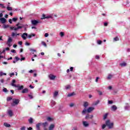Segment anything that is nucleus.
<instances>
[{
    "mask_svg": "<svg viewBox=\"0 0 130 130\" xmlns=\"http://www.w3.org/2000/svg\"><path fill=\"white\" fill-rule=\"evenodd\" d=\"M16 26L17 27H15L14 28V31H18L19 29H22V28H24L25 27V25L21 24V23H18L17 24H16Z\"/></svg>",
    "mask_w": 130,
    "mask_h": 130,
    "instance_id": "nucleus-1",
    "label": "nucleus"
},
{
    "mask_svg": "<svg viewBox=\"0 0 130 130\" xmlns=\"http://www.w3.org/2000/svg\"><path fill=\"white\" fill-rule=\"evenodd\" d=\"M113 122H111L110 120H107L106 121V125L109 127V128H112L113 127Z\"/></svg>",
    "mask_w": 130,
    "mask_h": 130,
    "instance_id": "nucleus-2",
    "label": "nucleus"
},
{
    "mask_svg": "<svg viewBox=\"0 0 130 130\" xmlns=\"http://www.w3.org/2000/svg\"><path fill=\"white\" fill-rule=\"evenodd\" d=\"M19 102H20V100L16 99H13V103H11V106L13 107L16 106V105H18V104H19Z\"/></svg>",
    "mask_w": 130,
    "mask_h": 130,
    "instance_id": "nucleus-3",
    "label": "nucleus"
},
{
    "mask_svg": "<svg viewBox=\"0 0 130 130\" xmlns=\"http://www.w3.org/2000/svg\"><path fill=\"white\" fill-rule=\"evenodd\" d=\"M12 42H13V39H12V38H9L6 44L9 47H11L12 46V45H11V43H12Z\"/></svg>",
    "mask_w": 130,
    "mask_h": 130,
    "instance_id": "nucleus-4",
    "label": "nucleus"
},
{
    "mask_svg": "<svg viewBox=\"0 0 130 130\" xmlns=\"http://www.w3.org/2000/svg\"><path fill=\"white\" fill-rule=\"evenodd\" d=\"M21 37L22 38V39H23V40H26V39H27V37H28V34H27L26 32L23 33L21 35Z\"/></svg>",
    "mask_w": 130,
    "mask_h": 130,
    "instance_id": "nucleus-5",
    "label": "nucleus"
},
{
    "mask_svg": "<svg viewBox=\"0 0 130 130\" xmlns=\"http://www.w3.org/2000/svg\"><path fill=\"white\" fill-rule=\"evenodd\" d=\"M31 22L32 25H34V26L37 25L39 23H40V22H39V21L35 20H31Z\"/></svg>",
    "mask_w": 130,
    "mask_h": 130,
    "instance_id": "nucleus-6",
    "label": "nucleus"
},
{
    "mask_svg": "<svg viewBox=\"0 0 130 130\" xmlns=\"http://www.w3.org/2000/svg\"><path fill=\"white\" fill-rule=\"evenodd\" d=\"M93 115H89V114H87L86 117H85V119H92V118H93Z\"/></svg>",
    "mask_w": 130,
    "mask_h": 130,
    "instance_id": "nucleus-7",
    "label": "nucleus"
},
{
    "mask_svg": "<svg viewBox=\"0 0 130 130\" xmlns=\"http://www.w3.org/2000/svg\"><path fill=\"white\" fill-rule=\"evenodd\" d=\"M94 109H95V108L93 107H89L87 109V112H88V113H90V112H92V111H93Z\"/></svg>",
    "mask_w": 130,
    "mask_h": 130,
    "instance_id": "nucleus-8",
    "label": "nucleus"
},
{
    "mask_svg": "<svg viewBox=\"0 0 130 130\" xmlns=\"http://www.w3.org/2000/svg\"><path fill=\"white\" fill-rule=\"evenodd\" d=\"M49 78L50 80H54V79H55V78H56V76H55L52 74H50V75H49Z\"/></svg>",
    "mask_w": 130,
    "mask_h": 130,
    "instance_id": "nucleus-9",
    "label": "nucleus"
},
{
    "mask_svg": "<svg viewBox=\"0 0 130 130\" xmlns=\"http://www.w3.org/2000/svg\"><path fill=\"white\" fill-rule=\"evenodd\" d=\"M117 109V107L115 105H113L111 107V110L112 111H116V110Z\"/></svg>",
    "mask_w": 130,
    "mask_h": 130,
    "instance_id": "nucleus-10",
    "label": "nucleus"
},
{
    "mask_svg": "<svg viewBox=\"0 0 130 130\" xmlns=\"http://www.w3.org/2000/svg\"><path fill=\"white\" fill-rule=\"evenodd\" d=\"M55 127V125L54 124H51L49 127V130H53V128Z\"/></svg>",
    "mask_w": 130,
    "mask_h": 130,
    "instance_id": "nucleus-11",
    "label": "nucleus"
},
{
    "mask_svg": "<svg viewBox=\"0 0 130 130\" xmlns=\"http://www.w3.org/2000/svg\"><path fill=\"white\" fill-rule=\"evenodd\" d=\"M42 125V123H38L36 124L37 130H40V126Z\"/></svg>",
    "mask_w": 130,
    "mask_h": 130,
    "instance_id": "nucleus-12",
    "label": "nucleus"
},
{
    "mask_svg": "<svg viewBox=\"0 0 130 130\" xmlns=\"http://www.w3.org/2000/svg\"><path fill=\"white\" fill-rule=\"evenodd\" d=\"M0 21L2 24H5V23L7 22V19H6L5 18H0Z\"/></svg>",
    "mask_w": 130,
    "mask_h": 130,
    "instance_id": "nucleus-13",
    "label": "nucleus"
},
{
    "mask_svg": "<svg viewBox=\"0 0 130 130\" xmlns=\"http://www.w3.org/2000/svg\"><path fill=\"white\" fill-rule=\"evenodd\" d=\"M42 125L43 126V127H44V129H46L45 127L48 125V123H47V122L42 123Z\"/></svg>",
    "mask_w": 130,
    "mask_h": 130,
    "instance_id": "nucleus-14",
    "label": "nucleus"
},
{
    "mask_svg": "<svg viewBox=\"0 0 130 130\" xmlns=\"http://www.w3.org/2000/svg\"><path fill=\"white\" fill-rule=\"evenodd\" d=\"M8 114H9V115L12 117V116H13V111L11 110H9L8 111Z\"/></svg>",
    "mask_w": 130,
    "mask_h": 130,
    "instance_id": "nucleus-15",
    "label": "nucleus"
},
{
    "mask_svg": "<svg viewBox=\"0 0 130 130\" xmlns=\"http://www.w3.org/2000/svg\"><path fill=\"white\" fill-rule=\"evenodd\" d=\"M57 95H58V91L56 90L53 93L54 98H55L57 96Z\"/></svg>",
    "mask_w": 130,
    "mask_h": 130,
    "instance_id": "nucleus-16",
    "label": "nucleus"
},
{
    "mask_svg": "<svg viewBox=\"0 0 130 130\" xmlns=\"http://www.w3.org/2000/svg\"><path fill=\"white\" fill-rule=\"evenodd\" d=\"M28 88H25L23 89V90L22 91V93L23 94H24L25 93H28Z\"/></svg>",
    "mask_w": 130,
    "mask_h": 130,
    "instance_id": "nucleus-17",
    "label": "nucleus"
},
{
    "mask_svg": "<svg viewBox=\"0 0 130 130\" xmlns=\"http://www.w3.org/2000/svg\"><path fill=\"white\" fill-rule=\"evenodd\" d=\"M83 124L85 127L89 126V123H88V122L87 121H83Z\"/></svg>",
    "mask_w": 130,
    "mask_h": 130,
    "instance_id": "nucleus-18",
    "label": "nucleus"
},
{
    "mask_svg": "<svg viewBox=\"0 0 130 130\" xmlns=\"http://www.w3.org/2000/svg\"><path fill=\"white\" fill-rule=\"evenodd\" d=\"M83 106L85 108H86V107H88V106H89V103H88L87 102H85L84 103Z\"/></svg>",
    "mask_w": 130,
    "mask_h": 130,
    "instance_id": "nucleus-19",
    "label": "nucleus"
},
{
    "mask_svg": "<svg viewBox=\"0 0 130 130\" xmlns=\"http://www.w3.org/2000/svg\"><path fill=\"white\" fill-rule=\"evenodd\" d=\"M74 95H76L75 92H72L71 93H69L68 94V97H72V96H74Z\"/></svg>",
    "mask_w": 130,
    "mask_h": 130,
    "instance_id": "nucleus-20",
    "label": "nucleus"
},
{
    "mask_svg": "<svg viewBox=\"0 0 130 130\" xmlns=\"http://www.w3.org/2000/svg\"><path fill=\"white\" fill-rule=\"evenodd\" d=\"M4 125L6 127H10V126H11V125L10 124L8 123H5Z\"/></svg>",
    "mask_w": 130,
    "mask_h": 130,
    "instance_id": "nucleus-21",
    "label": "nucleus"
},
{
    "mask_svg": "<svg viewBox=\"0 0 130 130\" xmlns=\"http://www.w3.org/2000/svg\"><path fill=\"white\" fill-rule=\"evenodd\" d=\"M112 77H113V75L109 74L107 77V79L110 80V79H111L112 78Z\"/></svg>",
    "mask_w": 130,
    "mask_h": 130,
    "instance_id": "nucleus-22",
    "label": "nucleus"
},
{
    "mask_svg": "<svg viewBox=\"0 0 130 130\" xmlns=\"http://www.w3.org/2000/svg\"><path fill=\"white\" fill-rule=\"evenodd\" d=\"M17 88H18V90H22V89H23L24 86L23 85L21 86H18V87H17Z\"/></svg>",
    "mask_w": 130,
    "mask_h": 130,
    "instance_id": "nucleus-23",
    "label": "nucleus"
},
{
    "mask_svg": "<svg viewBox=\"0 0 130 130\" xmlns=\"http://www.w3.org/2000/svg\"><path fill=\"white\" fill-rule=\"evenodd\" d=\"M120 66L121 67H125V66H126V63H125V62L121 63L120 64Z\"/></svg>",
    "mask_w": 130,
    "mask_h": 130,
    "instance_id": "nucleus-24",
    "label": "nucleus"
},
{
    "mask_svg": "<svg viewBox=\"0 0 130 130\" xmlns=\"http://www.w3.org/2000/svg\"><path fill=\"white\" fill-rule=\"evenodd\" d=\"M107 116H108V113H106L104 115V118L103 119L104 120L106 119L107 118Z\"/></svg>",
    "mask_w": 130,
    "mask_h": 130,
    "instance_id": "nucleus-25",
    "label": "nucleus"
},
{
    "mask_svg": "<svg viewBox=\"0 0 130 130\" xmlns=\"http://www.w3.org/2000/svg\"><path fill=\"white\" fill-rule=\"evenodd\" d=\"M28 121L29 123H33V119L32 118H30L28 119Z\"/></svg>",
    "mask_w": 130,
    "mask_h": 130,
    "instance_id": "nucleus-26",
    "label": "nucleus"
},
{
    "mask_svg": "<svg viewBox=\"0 0 130 130\" xmlns=\"http://www.w3.org/2000/svg\"><path fill=\"white\" fill-rule=\"evenodd\" d=\"M11 86H13V87H15V88H17L18 87H19V85H16L14 84L13 82H12L11 83Z\"/></svg>",
    "mask_w": 130,
    "mask_h": 130,
    "instance_id": "nucleus-27",
    "label": "nucleus"
},
{
    "mask_svg": "<svg viewBox=\"0 0 130 130\" xmlns=\"http://www.w3.org/2000/svg\"><path fill=\"white\" fill-rule=\"evenodd\" d=\"M7 9L8 11H13V8L10 7L9 6L7 7Z\"/></svg>",
    "mask_w": 130,
    "mask_h": 130,
    "instance_id": "nucleus-28",
    "label": "nucleus"
},
{
    "mask_svg": "<svg viewBox=\"0 0 130 130\" xmlns=\"http://www.w3.org/2000/svg\"><path fill=\"white\" fill-rule=\"evenodd\" d=\"M6 76L7 74L6 73H3V72H0V76L2 77V76Z\"/></svg>",
    "mask_w": 130,
    "mask_h": 130,
    "instance_id": "nucleus-29",
    "label": "nucleus"
},
{
    "mask_svg": "<svg viewBox=\"0 0 130 130\" xmlns=\"http://www.w3.org/2000/svg\"><path fill=\"white\" fill-rule=\"evenodd\" d=\"M42 45H44L45 47H47V45H46V43L45 42L42 41Z\"/></svg>",
    "mask_w": 130,
    "mask_h": 130,
    "instance_id": "nucleus-30",
    "label": "nucleus"
},
{
    "mask_svg": "<svg viewBox=\"0 0 130 130\" xmlns=\"http://www.w3.org/2000/svg\"><path fill=\"white\" fill-rule=\"evenodd\" d=\"M60 36H61V37H63V36H64V33L62 31H61L60 32Z\"/></svg>",
    "mask_w": 130,
    "mask_h": 130,
    "instance_id": "nucleus-31",
    "label": "nucleus"
},
{
    "mask_svg": "<svg viewBox=\"0 0 130 130\" xmlns=\"http://www.w3.org/2000/svg\"><path fill=\"white\" fill-rule=\"evenodd\" d=\"M70 107H74L75 106V104L74 103H72L69 105Z\"/></svg>",
    "mask_w": 130,
    "mask_h": 130,
    "instance_id": "nucleus-32",
    "label": "nucleus"
},
{
    "mask_svg": "<svg viewBox=\"0 0 130 130\" xmlns=\"http://www.w3.org/2000/svg\"><path fill=\"white\" fill-rule=\"evenodd\" d=\"M30 51L33 52H36V50L32 48H29Z\"/></svg>",
    "mask_w": 130,
    "mask_h": 130,
    "instance_id": "nucleus-33",
    "label": "nucleus"
},
{
    "mask_svg": "<svg viewBox=\"0 0 130 130\" xmlns=\"http://www.w3.org/2000/svg\"><path fill=\"white\" fill-rule=\"evenodd\" d=\"M114 41H118V40H119V39L118 38V37H116L115 38H114Z\"/></svg>",
    "mask_w": 130,
    "mask_h": 130,
    "instance_id": "nucleus-34",
    "label": "nucleus"
},
{
    "mask_svg": "<svg viewBox=\"0 0 130 130\" xmlns=\"http://www.w3.org/2000/svg\"><path fill=\"white\" fill-rule=\"evenodd\" d=\"M47 120H48V121H51V120H52V118H51L50 117H49L47 118Z\"/></svg>",
    "mask_w": 130,
    "mask_h": 130,
    "instance_id": "nucleus-35",
    "label": "nucleus"
},
{
    "mask_svg": "<svg viewBox=\"0 0 130 130\" xmlns=\"http://www.w3.org/2000/svg\"><path fill=\"white\" fill-rule=\"evenodd\" d=\"M9 25H4L3 26V28L4 29H7V28H9Z\"/></svg>",
    "mask_w": 130,
    "mask_h": 130,
    "instance_id": "nucleus-36",
    "label": "nucleus"
},
{
    "mask_svg": "<svg viewBox=\"0 0 130 130\" xmlns=\"http://www.w3.org/2000/svg\"><path fill=\"white\" fill-rule=\"evenodd\" d=\"M12 21H13V22H17V21H18V18H13L12 19Z\"/></svg>",
    "mask_w": 130,
    "mask_h": 130,
    "instance_id": "nucleus-37",
    "label": "nucleus"
},
{
    "mask_svg": "<svg viewBox=\"0 0 130 130\" xmlns=\"http://www.w3.org/2000/svg\"><path fill=\"white\" fill-rule=\"evenodd\" d=\"M43 19H46V16L45 14H43L42 17L41 18L42 20H43Z\"/></svg>",
    "mask_w": 130,
    "mask_h": 130,
    "instance_id": "nucleus-38",
    "label": "nucleus"
},
{
    "mask_svg": "<svg viewBox=\"0 0 130 130\" xmlns=\"http://www.w3.org/2000/svg\"><path fill=\"white\" fill-rule=\"evenodd\" d=\"M87 111V110L86 109H84L83 111H82V114H85V113H86Z\"/></svg>",
    "mask_w": 130,
    "mask_h": 130,
    "instance_id": "nucleus-39",
    "label": "nucleus"
},
{
    "mask_svg": "<svg viewBox=\"0 0 130 130\" xmlns=\"http://www.w3.org/2000/svg\"><path fill=\"white\" fill-rule=\"evenodd\" d=\"M98 44L101 45L102 44V42L101 40H99L97 41Z\"/></svg>",
    "mask_w": 130,
    "mask_h": 130,
    "instance_id": "nucleus-40",
    "label": "nucleus"
},
{
    "mask_svg": "<svg viewBox=\"0 0 130 130\" xmlns=\"http://www.w3.org/2000/svg\"><path fill=\"white\" fill-rule=\"evenodd\" d=\"M105 127H106V124H103V125L102 126V129H104Z\"/></svg>",
    "mask_w": 130,
    "mask_h": 130,
    "instance_id": "nucleus-41",
    "label": "nucleus"
},
{
    "mask_svg": "<svg viewBox=\"0 0 130 130\" xmlns=\"http://www.w3.org/2000/svg\"><path fill=\"white\" fill-rule=\"evenodd\" d=\"M21 130H25L26 129V127L25 126H23L20 128Z\"/></svg>",
    "mask_w": 130,
    "mask_h": 130,
    "instance_id": "nucleus-42",
    "label": "nucleus"
},
{
    "mask_svg": "<svg viewBox=\"0 0 130 130\" xmlns=\"http://www.w3.org/2000/svg\"><path fill=\"white\" fill-rule=\"evenodd\" d=\"M98 92L99 95H102L103 94V93H102V91L98 90Z\"/></svg>",
    "mask_w": 130,
    "mask_h": 130,
    "instance_id": "nucleus-43",
    "label": "nucleus"
},
{
    "mask_svg": "<svg viewBox=\"0 0 130 130\" xmlns=\"http://www.w3.org/2000/svg\"><path fill=\"white\" fill-rule=\"evenodd\" d=\"M0 6H1V7H2V8H3V9H6V7H5V6H4V4H0Z\"/></svg>",
    "mask_w": 130,
    "mask_h": 130,
    "instance_id": "nucleus-44",
    "label": "nucleus"
},
{
    "mask_svg": "<svg viewBox=\"0 0 130 130\" xmlns=\"http://www.w3.org/2000/svg\"><path fill=\"white\" fill-rule=\"evenodd\" d=\"M51 104H52V105H53V106L55 105V101H52Z\"/></svg>",
    "mask_w": 130,
    "mask_h": 130,
    "instance_id": "nucleus-45",
    "label": "nucleus"
},
{
    "mask_svg": "<svg viewBox=\"0 0 130 130\" xmlns=\"http://www.w3.org/2000/svg\"><path fill=\"white\" fill-rule=\"evenodd\" d=\"M15 58L16 61H18V60H20V58L18 57V56H16L15 57Z\"/></svg>",
    "mask_w": 130,
    "mask_h": 130,
    "instance_id": "nucleus-46",
    "label": "nucleus"
},
{
    "mask_svg": "<svg viewBox=\"0 0 130 130\" xmlns=\"http://www.w3.org/2000/svg\"><path fill=\"white\" fill-rule=\"evenodd\" d=\"M66 88L67 90H68V89H71V86L70 85H67Z\"/></svg>",
    "mask_w": 130,
    "mask_h": 130,
    "instance_id": "nucleus-47",
    "label": "nucleus"
},
{
    "mask_svg": "<svg viewBox=\"0 0 130 130\" xmlns=\"http://www.w3.org/2000/svg\"><path fill=\"white\" fill-rule=\"evenodd\" d=\"M99 104V101H98L95 103H94L93 105H97Z\"/></svg>",
    "mask_w": 130,
    "mask_h": 130,
    "instance_id": "nucleus-48",
    "label": "nucleus"
},
{
    "mask_svg": "<svg viewBox=\"0 0 130 130\" xmlns=\"http://www.w3.org/2000/svg\"><path fill=\"white\" fill-rule=\"evenodd\" d=\"M7 101H11V100H12V98L11 97L7 98Z\"/></svg>",
    "mask_w": 130,
    "mask_h": 130,
    "instance_id": "nucleus-49",
    "label": "nucleus"
},
{
    "mask_svg": "<svg viewBox=\"0 0 130 130\" xmlns=\"http://www.w3.org/2000/svg\"><path fill=\"white\" fill-rule=\"evenodd\" d=\"M3 92H8V89L7 88H5L3 89Z\"/></svg>",
    "mask_w": 130,
    "mask_h": 130,
    "instance_id": "nucleus-50",
    "label": "nucleus"
},
{
    "mask_svg": "<svg viewBox=\"0 0 130 130\" xmlns=\"http://www.w3.org/2000/svg\"><path fill=\"white\" fill-rule=\"evenodd\" d=\"M11 52H13V53H16V50L12 49L11 50Z\"/></svg>",
    "mask_w": 130,
    "mask_h": 130,
    "instance_id": "nucleus-51",
    "label": "nucleus"
},
{
    "mask_svg": "<svg viewBox=\"0 0 130 130\" xmlns=\"http://www.w3.org/2000/svg\"><path fill=\"white\" fill-rule=\"evenodd\" d=\"M112 103H113V101H108V104H112Z\"/></svg>",
    "mask_w": 130,
    "mask_h": 130,
    "instance_id": "nucleus-52",
    "label": "nucleus"
},
{
    "mask_svg": "<svg viewBox=\"0 0 130 130\" xmlns=\"http://www.w3.org/2000/svg\"><path fill=\"white\" fill-rule=\"evenodd\" d=\"M49 36V34H48V33H46L45 34V37H48Z\"/></svg>",
    "mask_w": 130,
    "mask_h": 130,
    "instance_id": "nucleus-53",
    "label": "nucleus"
},
{
    "mask_svg": "<svg viewBox=\"0 0 130 130\" xmlns=\"http://www.w3.org/2000/svg\"><path fill=\"white\" fill-rule=\"evenodd\" d=\"M28 97H29L30 99H33V96L30 94H28Z\"/></svg>",
    "mask_w": 130,
    "mask_h": 130,
    "instance_id": "nucleus-54",
    "label": "nucleus"
},
{
    "mask_svg": "<svg viewBox=\"0 0 130 130\" xmlns=\"http://www.w3.org/2000/svg\"><path fill=\"white\" fill-rule=\"evenodd\" d=\"M18 44H19V45H22V44H23V42L22 41H19L18 42Z\"/></svg>",
    "mask_w": 130,
    "mask_h": 130,
    "instance_id": "nucleus-55",
    "label": "nucleus"
},
{
    "mask_svg": "<svg viewBox=\"0 0 130 130\" xmlns=\"http://www.w3.org/2000/svg\"><path fill=\"white\" fill-rule=\"evenodd\" d=\"M16 36V34L15 32H12V37H14V36Z\"/></svg>",
    "mask_w": 130,
    "mask_h": 130,
    "instance_id": "nucleus-56",
    "label": "nucleus"
},
{
    "mask_svg": "<svg viewBox=\"0 0 130 130\" xmlns=\"http://www.w3.org/2000/svg\"><path fill=\"white\" fill-rule=\"evenodd\" d=\"M49 18H51V16L50 15L46 16V19H49Z\"/></svg>",
    "mask_w": 130,
    "mask_h": 130,
    "instance_id": "nucleus-57",
    "label": "nucleus"
},
{
    "mask_svg": "<svg viewBox=\"0 0 130 130\" xmlns=\"http://www.w3.org/2000/svg\"><path fill=\"white\" fill-rule=\"evenodd\" d=\"M15 28H16V27H10L11 30H15Z\"/></svg>",
    "mask_w": 130,
    "mask_h": 130,
    "instance_id": "nucleus-58",
    "label": "nucleus"
},
{
    "mask_svg": "<svg viewBox=\"0 0 130 130\" xmlns=\"http://www.w3.org/2000/svg\"><path fill=\"white\" fill-rule=\"evenodd\" d=\"M9 23H10V24H12V23H13V22L12 21V20L11 19H10L9 20Z\"/></svg>",
    "mask_w": 130,
    "mask_h": 130,
    "instance_id": "nucleus-59",
    "label": "nucleus"
},
{
    "mask_svg": "<svg viewBox=\"0 0 130 130\" xmlns=\"http://www.w3.org/2000/svg\"><path fill=\"white\" fill-rule=\"evenodd\" d=\"M95 58H96V59H99V58H100V57H99V56L96 55V56H95Z\"/></svg>",
    "mask_w": 130,
    "mask_h": 130,
    "instance_id": "nucleus-60",
    "label": "nucleus"
},
{
    "mask_svg": "<svg viewBox=\"0 0 130 130\" xmlns=\"http://www.w3.org/2000/svg\"><path fill=\"white\" fill-rule=\"evenodd\" d=\"M25 45H27L28 46H29V45H30V43H29L28 42H26L25 43Z\"/></svg>",
    "mask_w": 130,
    "mask_h": 130,
    "instance_id": "nucleus-61",
    "label": "nucleus"
},
{
    "mask_svg": "<svg viewBox=\"0 0 130 130\" xmlns=\"http://www.w3.org/2000/svg\"><path fill=\"white\" fill-rule=\"evenodd\" d=\"M99 79H100L99 77H97L96 79L95 80V82H98V80H99Z\"/></svg>",
    "mask_w": 130,
    "mask_h": 130,
    "instance_id": "nucleus-62",
    "label": "nucleus"
},
{
    "mask_svg": "<svg viewBox=\"0 0 130 130\" xmlns=\"http://www.w3.org/2000/svg\"><path fill=\"white\" fill-rule=\"evenodd\" d=\"M27 129L28 130H32V129H33V128H32V127H29V128H27Z\"/></svg>",
    "mask_w": 130,
    "mask_h": 130,
    "instance_id": "nucleus-63",
    "label": "nucleus"
},
{
    "mask_svg": "<svg viewBox=\"0 0 130 130\" xmlns=\"http://www.w3.org/2000/svg\"><path fill=\"white\" fill-rule=\"evenodd\" d=\"M78 129V128H77V127H74L73 129V130H77Z\"/></svg>",
    "mask_w": 130,
    "mask_h": 130,
    "instance_id": "nucleus-64",
    "label": "nucleus"
}]
</instances>
